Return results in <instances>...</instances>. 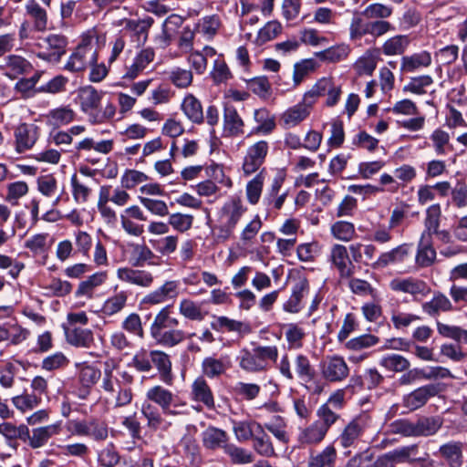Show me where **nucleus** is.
<instances>
[{"label": "nucleus", "instance_id": "obj_40", "mask_svg": "<svg viewBox=\"0 0 467 467\" xmlns=\"http://www.w3.org/2000/svg\"><path fill=\"white\" fill-rule=\"evenodd\" d=\"M423 311L430 316H436L440 312H447L452 309L450 299L441 293H436L431 300L422 305Z\"/></svg>", "mask_w": 467, "mask_h": 467}, {"label": "nucleus", "instance_id": "obj_46", "mask_svg": "<svg viewBox=\"0 0 467 467\" xmlns=\"http://www.w3.org/2000/svg\"><path fill=\"white\" fill-rule=\"evenodd\" d=\"M70 184L74 201L78 203L87 202L92 192V189L89 187L88 183L79 179L75 173L71 176Z\"/></svg>", "mask_w": 467, "mask_h": 467}, {"label": "nucleus", "instance_id": "obj_59", "mask_svg": "<svg viewBox=\"0 0 467 467\" xmlns=\"http://www.w3.org/2000/svg\"><path fill=\"white\" fill-rule=\"evenodd\" d=\"M283 26L277 20L267 22L258 32L256 41L259 44H265L275 39L281 34Z\"/></svg>", "mask_w": 467, "mask_h": 467}, {"label": "nucleus", "instance_id": "obj_17", "mask_svg": "<svg viewBox=\"0 0 467 467\" xmlns=\"http://www.w3.org/2000/svg\"><path fill=\"white\" fill-rule=\"evenodd\" d=\"M61 431V422L57 421L53 424L35 428L32 430L31 434L26 441L33 449H38L46 445L48 440L59 434Z\"/></svg>", "mask_w": 467, "mask_h": 467}, {"label": "nucleus", "instance_id": "obj_50", "mask_svg": "<svg viewBox=\"0 0 467 467\" xmlns=\"http://www.w3.org/2000/svg\"><path fill=\"white\" fill-rule=\"evenodd\" d=\"M379 342V338L377 336L364 334L346 341L344 347L349 351L357 352L376 346Z\"/></svg>", "mask_w": 467, "mask_h": 467}, {"label": "nucleus", "instance_id": "obj_35", "mask_svg": "<svg viewBox=\"0 0 467 467\" xmlns=\"http://www.w3.org/2000/svg\"><path fill=\"white\" fill-rule=\"evenodd\" d=\"M379 365L389 372L400 373L410 368V362L400 354H387L380 358Z\"/></svg>", "mask_w": 467, "mask_h": 467}, {"label": "nucleus", "instance_id": "obj_30", "mask_svg": "<svg viewBox=\"0 0 467 467\" xmlns=\"http://www.w3.org/2000/svg\"><path fill=\"white\" fill-rule=\"evenodd\" d=\"M202 442L204 447L210 450H216L227 445L228 435L227 433L218 428L210 426L202 434Z\"/></svg>", "mask_w": 467, "mask_h": 467}, {"label": "nucleus", "instance_id": "obj_13", "mask_svg": "<svg viewBox=\"0 0 467 467\" xmlns=\"http://www.w3.org/2000/svg\"><path fill=\"white\" fill-rule=\"evenodd\" d=\"M117 278L121 282L144 288L151 286L154 282V277L150 272L131 267L119 268Z\"/></svg>", "mask_w": 467, "mask_h": 467}, {"label": "nucleus", "instance_id": "obj_42", "mask_svg": "<svg viewBox=\"0 0 467 467\" xmlns=\"http://www.w3.org/2000/svg\"><path fill=\"white\" fill-rule=\"evenodd\" d=\"M442 425L440 417H423L414 422L415 437L435 434Z\"/></svg>", "mask_w": 467, "mask_h": 467}, {"label": "nucleus", "instance_id": "obj_31", "mask_svg": "<svg viewBox=\"0 0 467 467\" xmlns=\"http://www.w3.org/2000/svg\"><path fill=\"white\" fill-rule=\"evenodd\" d=\"M178 325L179 320L171 317V306H166L155 316L150 327V336L152 337L166 328L175 327Z\"/></svg>", "mask_w": 467, "mask_h": 467}, {"label": "nucleus", "instance_id": "obj_48", "mask_svg": "<svg viewBox=\"0 0 467 467\" xmlns=\"http://www.w3.org/2000/svg\"><path fill=\"white\" fill-rule=\"evenodd\" d=\"M264 430L266 429L279 441L287 443L289 437L286 431V422L285 419L279 415H275L268 422L264 424Z\"/></svg>", "mask_w": 467, "mask_h": 467}, {"label": "nucleus", "instance_id": "obj_62", "mask_svg": "<svg viewBox=\"0 0 467 467\" xmlns=\"http://www.w3.org/2000/svg\"><path fill=\"white\" fill-rule=\"evenodd\" d=\"M317 420L316 421L327 432L330 427L337 422L340 416L333 411L332 409L328 407V404H322L317 410Z\"/></svg>", "mask_w": 467, "mask_h": 467}, {"label": "nucleus", "instance_id": "obj_34", "mask_svg": "<svg viewBox=\"0 0 467 467\" xmlns=\"http://www.w3.org/2000/svg\"><path fill=\"white\" fill-rule=\"evenodd\" d=\"M0 434L10 442L20 440L26 441L29 438V429L26 424L16 425L10 421L0 423Z\"/></svg>", "mask_w": 467, "mask_h": 467}, {"label": "nucleus", "instance_id": "obj_7", "mask_svg": "<svg viewBox=\"0 0 467 467\" xmlns=\"http://www.w3.org/2000/svg\"><path fill=\"white\" fill-rule=\"evenodd\" d=\"M67 39L61 34H49L41 39L39 47L42 49L37 57L43 60L57 63L66 53Z\"/></svg>", "mask_w": 467, "mask_h": 467}, {"label": "nucleus", "instance_id": "obj_38", "mask_svg": "<svg viewBox=\"0 0 467 467\" xmlns=\"http://www.w3.org/2000/svg\"><path fill=\"white\" fill-rule=\"evenodd\" d=\"M337 451L334 446L328 445L320 452L311 454L307 467H335Z\"/></svg>", "mask_w": 467, "mask_h": 467}, {"label": "nucleus", "instance_id": "obj_47", "mask_svg": "<svg viewBox=\"0 0 467 467\" xmlns=\"http://www.w3.org/2000/svg\"><path fill=\"white\" fill-rule=\"evenodd\" d=\"M151 337L157 344L171 348L181 343L185 338V335L181 329H164Z\"/></svg>", "mask_w": 467, "mask_h": 467}, {"label": "nucleus", "instance_id": "obj_39", "mask_svg": "<svg viewBox=\"0 0 467 467\" xmlns=\"http://www.w3.org/2000/svg\"><path fill=\"white\" fill-rule=\"evenodd\" d=\"M431 63V54L427 51L405 56L401 59L400 68L405 72H412L420 67H426Z\"/></svg>", "mask_w": 467, "mask_h": 467}, {"label": "nucleus", "instance_id": "obj_37", "mask_svg": "<svg viewBox=\"0 0 467 467\" xmlns=\"http://www.w3.org/2000/svg\"><path fill=\"white\" fill-rule=\"evenodd\" d=\"M108 279V274L105 271H100L88 276V279L79 283L76 291L77 296H87L90 298L93 294V290L101 285Z\"/></svg>", "mask_w": 467, "mask_h": 467}, {"label": "nucleus", "instance_id": "obj_43", "mask_svg": "<svg viewBox=\"0 0 467 467\" xmlns=\"http://www.w3.org/2000/svg\"><path fill=\"white\" fill-rule=\"evenodd\" d=\"M439 451L451 467H460L462 465V443L456 441L448 442L441 445Z\"/></svg>", "mask_w": 467, "mask_h": 467}, {"label": "nucleus", "instance_id": "obj_1", "mask_svg": "<svg viewBox=\"0 0 467 467\" xmlns=\"http://www.w3.org/2000/svg\"><path fill=\"white\" fill-rule=\"evenodd\" d=\"M278 348L275 345L253 344V348L240 349L236 357L239 368L248 373H261L268 370L271 363H276Z\"/></svg>", "mask_w": 467, "mask_h": 467}, {"label": "nucleus", "instance_id": "obj_24", "mask_svg": "<svg viewBox=\"0 0 467 467\" xmlns=\"http://www.w3.org/2000/svg\"><path fill=\"white\" fill-rule=\"evenodd\" d=\"M153 24L151 17L130 19L125 22L124 30L136 36L138 45H142L148 38V32Z\"/></svg>", "mask_w": 467, "mask_h": 467}, {"label": "nucleus", "instance_id": "obj_4", "mask_svg": "<svg viewBox=\"0 0 467 467\" xmlns=\"http://www.w3.org/2000/svg\"><path fill=\"white\" fill-rule=\"evenodd\" d=\"M93 35L84 36L81 43L76 47L70 55L64 68L70 72H79L86 69L88 66L97 63L98 54L91 42Z\"/></svg>", "mask_w": 467, "mask_h": 467}, {"label": "nucleus", "instance_id": "obj_52", "mask_svg": "<svg viewBox=\"0 0 467 467\" xmlns=\"http://www.w3.org/2000/svg\"><path fill=\"white\" fill-rule=\"evenodd\" d=\"M377 67V57L372 51H366L354 64V69L359 76H370Z\"/></svg>", "mask_w": 467, "mask_h": 467}, {"label": "nucleus", "instance_id": "obj_6", "mask_svg": "<svg viewBox=\"0 0 467 467\" xmlns=\"http://www.w3.org/2000/svg\"><path fill=\"white\" fill-rule=\"evenodd\" d=\"M331 81V77L319 78L312 88L305 93L303 101L290 110L289 117H306L311 113V109L317 98L325 97L326 88Z\"/></svg>", "mask_w": 467, "mask_h": 467}, {"label": "nucleus", "instance_id": "obj_60", "mask_svg": "<svg viewBox=\"0 0 467 467\" xmlns=\"http://www.w3.org/2000/svg\"><path fill=\"white\" fill-rule=\"evenodd\" d=\"M246 87L260 98L267 99L271 96V85L266 77H255L246 81Z\"/></svg>", "mask_w": 467, "mask_h": 467}, {"label": "nucleus", "instance_id": "obj_3", "mask_svg": "<svg viewBox=\"0 0 467 467\" xmlns=\"http://www.w3.org/2000/svg\"><path fill=\"white\" fill-rule=\"evenodd\" d=\"M146 399V401L158 405L167 416L187 414V402L163 386L155 385L148 389Z\"/></svg>", "mask_w": 467, "mask_h": 467}, {"label": "nucleus", "instance_id": "obj_9", "mask_svg": "<svg viewBox=\"0 0 467 467\" xmlns=\"http://www.w3.org/2000/svg\"><path fill=\"white\" fill-rule=\"evenodd\" d=\"M328 261L338 272L340 277L348 278L354 273V265L349 258L348 249L345 245L335 244L331 246Z\"/></svg>", "mask_w": 467, "mask_h": 467}, {"label": "nucleus", "instance_id": "obj_49", "mask_svg": "<svg viewBox=\"0 0 467 467\" xmlns=\"http://www.w3.org/2000/svg\"><path fill=\"white\" fill-rule=\"evenodd\" d=\"M418 451L417 445H410L397 448L391 451H389L381 457L385 460V462L392 464L393 462H404L410 460V457L415 455Z\"/></svg>", "mask_w": 467, "mask_h": 467}, {"label": "nucleus", "instance_id": "obj_33", "mask_svg": "<svg viewBox=\"0 0 467 467\" xmlns=\"http://www.w3.org/2000/svg\"><path fill=\"white\" fill-rule=\"evenodd\" d=\"M179 313L184 318L192 321H202L207 313L202 310V304L190 298H182L179 303Z\"/></svg>", "mask_w": 467, "mask_h": 467}, {"label": "nucleus", "instance_id": "obj_55", "mask_svg": "<svg viewBox=\"0 0 467 467\" xmlns=\"http://www.w3.org/2000/svg\"><path fill=\"white\" fill-rule=\"evenodd\" d=\"M253 448L258 454L264 457H272L275 454L273 443L264 429L263 432L256 433L253 438Z\"/></svg>", "mask_w": 467, "mask_h": 467}, {"label": "nucleus", "instance_id": "obj_18", "mask_svg": "<svg viewBox=\"0 0 467 467\" xmlns=\"http://www.w3.org/2000/svg\"><path fill=\"white\" fill-rule=\"evenodd\" d=\"M140 413L146 420L147 427L151 431H167L171 422H167L159 409L149 401H144L140 407Z\"/></svg>", "mask_w": 467, "mask_h": 467}, {"label": "nucleus", "instance_id": "obj_54", "mask_svg": "<svg viewBox=\"0 0 467 467\" xmlns=\"http://www.w3.org/2000/svg\"><path fill=\"white\" fill-rule=\"evenodd\" d=\"M223 451L230 457L232 462L234 464H247L254 461V456L251 451L233 443L225 445Z\"/></svg>", "mask_w": 467, "mask_h": 467}, {"label": "nucleus", "instance_id": "obj_22", "mask_svg": "<svg viewBox=\"0 0 467 467\" xmlns=\"http://www.w3.org/2000/svg\"><path fill=\"white\" fill-rule=\"evenodd\" d=\"M2 67L5 75L10 78H16L18 76L27 73L32 66L26 58L17 55H9L4 59Z\"/></svg>", "mask_w": 467, "mask_h": 467}, {"label": "nucleus", "instance_id": "obj_14", "mask_svg": "<svg viewBox=\"0 0 467 467\" xmlns=\"http://www.w3.org/2000/svg\"><path fill=\"white\" fill-rule=\"evenodd\" d=\"M179 281H166L160 287L147 294L143 297L142 303L148 305H159L169 299H174L179 295Z\"/></svg>", "mask_w": 467, "mask_h": 467}, {"label": "nucleus", "instance_id": "obj_27", "mask_svg": "<svg viewBox=\"0 0 467 467\" xmlns=\"http://www.w3.org/2000/svg\"><path fill=\"white\" fill-rule=\"evenodd\" d=\"M308 290V282L300 279L293 287L292 294L284 304V310L289 313H297L302 308V299Z\"/></svg>", "mask_w": 467, "mask_h": 467}, {"label": "nucleus", "instance_id": "obj_23", "mask_svg": "<svg viewBox=\"0 0 467 467\" xmlns=\"http://www.w3.org/2000/svg\"><path fill=\"white\" fill-rule=\"evenodd\" d=\"M76 368L78 370V381L86 394L89 393V389L97 384L101 377L99 368L88 363H78Z\"/></svg>", "mask_w": 467, "mask_h": 467}, {"label": "nucleus", "instance_id": "obj_36", "mask_svg": "<svg viewBox=\"0 0 467 467\" xmlns=\"http://www.w3.org/2000/svg\"><path fill=\"white\" fill-rule=\"evenodd\" d=\"M65 335L67 343L77 348H89L93 342V334L89 329L65 327Z\"/></svg>", "mask_w": 467, "mask_h": 467}, {"label": "nucleus", "instance_id": "obj_63", "mask_svg": "<svg viewBox=\"0 0 467 467\" xmlns=\"http://www.w3.org/2000/svg\"><path fill=\"white\" fill-rule=\"evenodd\" d=\"M121 328L130 334L144 337V329L142 327L141 318L137 313H130L121 322Z\"/></svg>", "mask_w": 467, "mask_h": 467}, {"label": "nucleus", "instance_id": "obj_20", "mask_svg": "<svg viewBox=\"0 0 467 467\" xmlns=\"http://www.w3.org/2000/svg\"><path fill=\"white\" fill-rule=\"evenodd\" d=\"M16 150L24 152L33 147L37 140V128L34 124L23 123L15 132Z\"/></svg>", "mask_w": 467, "mask_h": 467}, {"label": "nucleus", "instance_id": "obj_10", "mask_svg": "<svg viewBox=\"0 0 467 467\" xmlns=\"http://www.w3.org/2000/svg\"><path fill=\"white\" fill-rule=\"evenodd\" d=\"M411 245L401 244L392 249L381 253L371 264L372 269L380 270L390 265L401 264L410 254Z\"/></svg>", "mask_w": 467, "mask_h": 467}, {"label": "nucleus", "instance_id": "obj_28", "mask_svg": "<svg viewBox=\"0 0 467 467\" xmlns=\"http://www.w3.org/2000/svg\"><path fill=\"white\" fill-rule=\"evenodd\" d=\"M25 9L33 20L36 31L43 32L47 28V13L36 0H27Z\"/></svg>", "mask_w": 467, "mask_h": 467}, {"label": "nucleus", "instance_id": "obj_12", "mask_svg": "<svg viewBox=\"0 0 467 467\" xmlns=\"http://www.w3.org/2000/svg\"><path fill=\"white\" fill-rule=\"evenodd\" d=\"M389 287L392 291L410 294L413 296H423L431 291L424 281L414 277L395 278L390 281Z\"/></svg>", "mask_w": 467, "mask_h": 467}, {"label": "nucleus", "instance_id": "obj_61", "mask_svg": "<svg viewBox=\"0 0 467 467\" xmlns=\"http://www.w3.org/2000/svg\"><path fill=\"white\" fill-rule=\"evenodd\" d=\"M295 365L296 374L300 379L306 382L313 380L315 370L306 356L298 354L296 357Z\"/></svg>", "mask_w": 467, "mask_h": 467}, {"label": "nucleus", "instance_id": "obj_15", "mask_svg": "<svg viewBox=\"0 0 467 467\" xmlns=\"http://www.w3.org/2000/svg\"><path fill=\"white\" fill-rule=\"evenodd\" d=\"M438 393V388L435 385L429 384L420 387L403 398V406L410 410H415L426 404L430 398Z\"/></svg>", "mask_w": 467, "mask_h": 467}, {"label": "nucleus", "instance_id": "obj_25", "mask_svg": "<svg viewBox=\"0 0 467 467\" xmlns=\"http://www.w3.org/2000/svg\"><path fill=\"white\" fill-rule=\"evenodd\" d=\"M327 433L321 425L315 420L307 427L300 430L297 441L302 446L317 445L325 439Z\"/></svg>", "mask_w": 467, "mask_h": 467}, {"label": "nucleus", "instance_id": "obj_58", "mask_svg": "<svg viewBox=\"0 0 467 467\" xmlns=\"http://www.w3.org/2000/svg\"><path fill=\"white\" fill-rule=\"evenodd\" d=\"M265 182V174L260 171L246 185V198L251 204H256L260 199Z\"/></svg>", "mask_w": 467, "mask_h": 467}, {"label": "nucleus", "instance_id": "obj_32", "mask_svg": "<svg viewBox=\"0 0 467 467\" xmlns=\"http://www.w3.org/2000/svg\"><path fill=\"white\" fill-rule=\"evenodd\" d=\"M415 259L420 267L431 266L435 262L436 251L432 246V239L420 238Z\"/></svg>", "mask_w": 467, "mask_h": 467}, {"label": "nucleus", "instance_id": "obj_53", "mask_svg": "<svg viewBox=\"0 0 467 467\" xmlns=\"http://www.w3.org/2000/svg\"><path fill=\"white\" fill-rule=\"evenodd\" d=\"M393 13V8L381 3H372L363 10V16L369 21L384 20Z\"/></svg>", "mask_w": 467, "mask_h": 467}, {"label": "nucleus", "instance_id": "obj_11", "mask_svg": "<svg viewBox=\"0 0 467 467\" xmlns=\"http://www.w3.org/2000/svg\"><path fill=\"white\" fill-rule=\"evenodd\" d=\"M268 151V145L261 140L252 145L244 157L243 171L245 175L255 172L264 163Z\"/></svg>", "mask_w": 467, "mask_h": 467}, {"label": "nucleus", "instance_id": "obj_64", "mask_svg": "<svg viewBox=\"0 0 467 467\" xmlns=\"http://www.w3.org/2000/svg\"><path fill=\"white\" fill-rule=\"evenodd\" d=\"M169 79L175 87L186 88L192 84L193 76L191 70L175 67L170 71Z\"/></svg>", "mask_w": 467, "mask_h": 467}, {"label": "nucleus", "instance_id": "obj_41", "mask_svg": "<svg viewBox=\"0 0 467 467\" xmlns=\"http://www.w3.org/2000/svg\"><path fill=\"white\" fill-rule=\"evenodd\" d=\"M410 44L408 36L397 35L388 38L382 45V53L386 56H397L404 53Z\"/></svg>", "mask_w": 467, "mask_h": 467}, {"label": "nucleus", "instance_id": "obj_5", "mask_svg": "<svg viewBox=\"0 0 467 467\" xmlns=\"http://www.w3.org/2000/svg\"><path fill=\"white\" fill-rule=\"evenodd\" d=\"M371 424V417L367 413H361L345 426L337 441L342 448L348 450L347 453H350V449L356 447L359 438Z\"/></svg>", "mask_w": 467, "mask_h": 467}, {"label": "nucleus", "instance_id": "obj_56", "mask_svg": "<svg viewBox=\"0 0 467 467\" xmlns=\"http://www.w3.org/2000/svg\"><path fill=\"white\" fill-rule=\"evenodd\" d=\"M117 368L118 366L114 361L105 363L101 388L106 392L114 393L116 391V388L119 389V384H120L119 379L114 376V370Z\"/></svg>", "mask_w": 467, "mask_h": 467}, {"label": "nucleus", "instance_id": "obj_16", "mask_svg": "<svg viewBox=\"0 0 467 467\" xmlns=\"http://www.w3.org/2000/svg\"><path fill=\"white\" fill-rule=\"evenodd\" d=\"M190 396L192 400L202 403L207 409H214L213 391L202 376L196 378L192 383Z\"/></svg>", "mask_w": 467, "mask_h": 467}, {"label": "nucleus", "instance_id": "obj_2", "mask_svg": "<svg viewBox=\"0 0 467 467\" xmlns=\"http://www.w3.org/2000/svg\"><path fill=\"white\" fill-rule=\"evenodd\" d=\"M246 210L240 197H232L223 204L218 211V224L215 226L217 242L223 243L232 237Z\"/></svg>", "mask_w": 467, "mask_h": 467}, {"label": "nucleus", "instance_id": "obj_51", "mask_svg": "<svg viewBox=\"0 0 467 467\" xmlns=\"http://www.w3.org/2000/svg\"><path fill=\"white\" fill-rule=\"evenodd\" d=\"M330 233L334 238L339 241L349 242L354 238L356 230L352 223L337 221L331 225Z\"/></svg>", "mask_w": 467, "mask_h": 467}, {"label": "nucleus", "instance_id": "obj_57", "mask_svg": "<svg viewBox=\"0 0 467 467\" xmlns=\"http://www.w3.org/2000/svg\"><path fill=\"white\" fill-rule=\"evenodd\" d=\"M370 21H366L360 16H354L349 26V37L354 42H358L366 35H369Z\"/></svg>", "mask_w": 467, "mask_h": 467}, {"label": "nucleus", "instance_id": "obj_45", "mask_svg": "<svg viewBox=\"0 0 467 467\" xmlns=\"http://www.w3.org/2000/svg\"><path fill=\"white\" fill-rule=\"evenodd\" d=\"M228 366L222 358L206 357L202 362V371L209 379L219 378L227 370Z\"/></svg>", "mask_w": 467, "mask_h": 467}, {"label": "nucleus", "instance_id": "obj_19", "mask_svg": "<svg viewBox=\"0 0 467 467\" xmlns=\"http://www.w3.org/2000/svg\"><path fill=\"white\" fill-rule=\"evenodd\" d=\"M151 363L159 371L160 379L166 385L173 384V375L171 373V362L170 357L160 350L150 351Z\"/></svg>", "mask_w": 467, "mask_h": 467}, {"label": "nucleus", "instance_id": "obj_8", "mask_svg": "<svg viewBox=\"0 0 467 467\" xmlns=\"http://www.w3.org/2000/svg\"><path fill=\"white\" fill-rule=\"evenodd\" d=\"M321 373L329 382H340L348 377L349 368L342 357L334 355L322 362Z\"/></svg>", "mask_w": 467, "mask_h": 467}, {"label": "nucleus", "instance_id": "obj_21", "mask_svg": "<svg viewBox=\"0 0 467 467\" xmlns=\"http://www.w3.org/2000/svg\"><path fill=\"white\" fill-rule=\"evenodd\" d=\"M233 431L238 441L244 442L263 432V425L255 420H233Z\"/></svg>", "mask_w": 467, "mask_h": 467}, {"label": "nucleus", "instance_id": "obj_26", "mask_svg": "<svg viewBox=\"0 0 467 467\" xmlns=\"http://www.w3.org/2000/svg\"><path fill=\"white\" fill-rule=\"evenodd\" d=\"M154 51L151 48L141 50L135 57L133 63L127 67L123 78L134 79L153 60Z\"/></svg>", "mask_w": 467, "mask_h": 467}, {"label": "nucleus", "instance_id": "obj_29", "mask_svg": "<svg viewBox=\"0 0 467 467\" xmlns=\"http://www.w3.org/2000/svg\"><path fill=\"white\" fill-rule=\"evenodd\" d=\"M129 294L119 291L109 296L102 305L101 312L106 317H113L120 313L127 306Z\"/></svg>", "mask_w": 467, "mask_h": 467}, {"label": "nucleus", "instance_id": "obj_44", "mask_svg": "<svg viewBox=\"0 0 467 467\" xmlns=\"http://www.w3.org/2000/svg\"><path fill=\"white\" fill-rule=\"evenodd\" d=\"M211 326L215 330L225 329L228 332L247 333L250 331L247 324L224 316L217 317Z\"/></svg>", "mask_w": 467, "mask_h": 467}]
</instances>
